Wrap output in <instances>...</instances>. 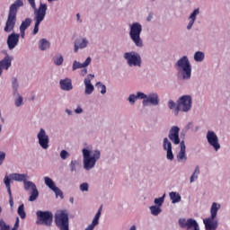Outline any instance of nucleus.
<instances>
[{
    "label": "nucleus",
    "mask_w": 230,
    "mask_h": 230,
    "mask_svg": "<svg viewBox=\"0 0 230 230\" xmlns=\"http://www.w3.org/2000/svg\"><path fill=\"white\" fill-rule=\"evenodd\" d=\"M89 46V40L86 37L77 38L74 41V53H78L79 49H85Z\"/></svg>",
    "instance_id": "18"
},
{
    "label": "nucleus",
    "mask_w": 230,
    "mask_h": 230,
    "mask_svg": "<svg viewBox=\"0 0 230 230\" xmlns=\"http://www.w3.org/2000/svg\"><path fill=\"white\" fill-rule=\"evenodd\" d=\"M164 199H166V194H164L162 197L160 198H156L155 199L154 202H155V206L158 207V208H162L163 204H164Z\"/></svg>",
    "instance_id": "40"
},
{
    "label": "nucleus",
    "mask_w": 230,
    "mask_h": 230,
    "mask_svg": "<svg viewBox=\"0 0 230 230\" xmlns=\"http://www.w3.org/2000/svg\"><path fill=\"white\" fill-rule=\"evenodd\" d=\"M55 222L59 230H69V214L67 211H58L55 215Z\"/></svg>",
    "instance_id": "9"
},
{
    "label": "nucleus",
    "mask_w": 230,
    "mask_h": 230,
    "mask_svg": "<svg viewBox=\"0 0 230 230\" xmlns=\"http://www.w3.org/2000/svg\"><path fill=\"white\" fill-rule=\"evenodd\" d=\"M50 43L46 39H41L39 42V48L41 51H46L49 49Z\"/></svg>",
    "instance_id": "34"
},
{
    "label": "nucleus",
    "mask_w": 230,
    "mask_h": 230,
    "mask_svg": "<svg viewBox=\"0 0 230 230\" xmlns=\"http://www.w3.org/2000/svg\"><path fill=\"white\" fill-rule=\"evenodd\" d=\"M76 21H77V22H79V23L81 24V22H82V18L80 17V13H77V14H76Z\"/></svg>",
    "instance_id": "54"
},
{
    "label": "nucleus",
    "mask_w": 230,
    "mask_h": 230,
    "mask_svg": "<svg viewBox=\"0 0 230 230\" xmlns=\"http://www.w3.org/2000/svg\"><path fill=\"white\" fill-rule=\"evenodd\" d=\"M38 144L43 150L49 148V136L46 133V129L40 128L37 134Z\"/></svg>",
    "instance_id": "15"
},
{
    "label": "nucleus",
    "mask_w": 230,
    "mask_h": 230,
    "mask_svg": "<svg viewBox=\"0 0 230 230\" xmlns=\"http://www.w3.org/2000/svg\"><path fill=\"white\" fill-rule=\"evenodd\" d=\"M51 191L55 192L57 199L59 197V199H64V192L58 187L56 186Z\"/></svg>",
    "instance_id": "42"
},
{
    "label": "nucleus",
    "mask_w": 230,
    "mask_h": 230,
    "mask_svg": "<svg viewBox=\"0 0 230 230\" xmlns=\"http://www.w3.org/2000/svg\"><path fill=\"white\" fill-rule=\"evenodd\" d=\"M69 201L71 202V204H73L75 202V198H70Z\"/></svg>",
    "instance_id": "58"
},
{
    "label": "nucleus",
    "mask_w": 230,
    "mask_h": 230,
    "mask_svg": "<svg viewBox=\"0 0 230 230\" xmlns=\"http://www.w3.org/2000/svg\"><path fill=\"white\" fill-rule=\"evenodd\" d=\"M17 213L22 219L26 218V212L24 211V204L19 206Z\"/></svg>",
    "instance_id": "43"
},
{
    "label": "nucleus",
    "mask_w": 230,
    "mask_h": 230,
    "mask_svg": "<svg viewBox=\"0 0 230 230\" xmlns=\"http://www.w3.org/2000/svg\"><path fill=\"white\" fill-rule=\"evenodd\" d=\"M3 130V126L0 125V132Z\"/></svg>",
    "instance_id": "60"
},
{
    "label": "nucleus",
    "mask_w": 230,
    "mask_h": 230,
    "mask_svg": "<svg viewBox=\"0 0 230 230\" xmlns=\"http://www.w3.org/2000/svg\"><path fill=\"white\" fill-rule=\"evenodd\" d=\"M177 76L179 80H191V63L188 56L181 57L176 63Z\"/></svg>",
    "instance_id": "3"
},
{
    "label": "nucleus",
    "mask_w": 230,
    "mask_h": 230,
    "mask_svg": "<svg viewBox=\"0 0 230 230\" xmlns=\"http://www.w3.org/2000/svg\"><path fill=\"white\" fill-rule=\"evenodd\" d=\"M204 58H206V55L202 51H197L194 54L195 62H203Z\"/></svg>",
    "instance_id": "37"
},
{
    "label": "nucleus",
    "mask_w": 230,
    "mask_h": 230,
    "mask_svg": "<svg viewBox=\"0 0 230 230\" xmlns=\"http://www.w3.org/2000/svg\"><path fill=\"white\" fill-rule=\"evenodd\" d=\"M91 62H93V58H91V57H88L84 63L75 60L72 65V70L76 71V69H84L88 67L91 65Z\"/></svg>",
    "instance_id": "21"
},
{
    "label": "nucleus",
    "mask_w": 230,
    "mask_h": 230,
    "mask_svg": "<svg viewBox=\"0 0 230 230\" xmlns=\"http://www.w3.org/2000/svg\"><path fill=\"white\" fill-rule=\"evenodd\" d=\"M95 87H99L101 89V94L107 93V86H105V84H102V82L96 83Z\"/></svg>",
    "instance_id": "44"
},
{
    "label": "nucleus",
    "mask_w": 230,
    "mask_h": 230,
    "mask_svg": "<svg viewBox=\"0 0 230 230\" xmlns=\"http://www.w3.org/2000/svg\"><path fill=\"white\" fill-rule=\"evenodd\" d=\"M70 155H71L66 150H61V152H60V157L64 161H66V159H69Z\"/></svg>",
    "instance_id": "48"
},
{
    "label": "nucleus",
    "mask_w": 230,
    "mask_h": 230,
    "mask_svg": "<svg viewBox=\"0 0 230 230\" xmlns=\"http://www.w3.org/2000/svg\"><path fill=\"white\" fill-rule=\"evenodd\" d=\"M152 1H155V0H152Z\"/></svg>",
    "instance_id": "61"
},
{
    "label": "nucleus",
    "mask_w": 230,
    "mask_h": 230,
    "mask_svg": "<svg viewBox=\"0 0 230 230\" xmlns=\"http://www.w3.org/2000/svg\"><path fill=\"white\" fill-rule=\"evenodd\" d=\"M206 137L208 145L212 146L215 152H218V150L221 148V146L217 133H215L213 130H208L207 132Z\"/></svg>",
    "instance_id": "14"
},
{
    "label": "nucleus",
    "mask_w": 230,
    "mask_h": 230,
    "mask_svg": "<svg viewBox=\"0 0 230 230\" xmlns=\"http://www.w3.org/2000/svg\"><path fill=\"white\" fill-rule=\"evenodd\" d=\"M93 78H94V75L90 74L84 80L85 96H91V94L94 93V85H93V83H91V80H93Z\"/></svg>",
    "instance_id": "17"
},
{
    "label": "nucleus",
    "mask_w": 230,
    "mask_h": 230,
    "mask_svg": "<svg viewBox=\"0 0 230 230\" xmlns=\"http://www.w3.org/2000/svg\"><path fill=\"white\" fill-rule=\"evenodd\" d=\"M31 26V19L26 18L23 22H22V24L20 25V30L26 31L28 28Z\"/></svg>",
    "instance_id": "38"
},
{
    "label": "nucleus",
    "mask_w": 230,
    "mask_h": 230,
    "mask_svg": "<svg viewBox=\"0 0 230 230\" xmlns=\"http://www.w3.org/2000/svg\"><path fill=\"white\" fill-rule=\"evenodd\" d=\"M200 13V10L199 8L195 9L188 17L189 23L187 25V30H191L193 25L195 24V21H197V15Z\"/></svg>",
    "instance_id": "24"
},
{
    "label": "nucleus",
    "mask_w": 230,
    "mask_h": 230,
    "mask_svg": "<svg viewBox=\"0 0 230 230\" xmlns=\"http://www.w3.org/2000/svg\"><path fill=\"white\" fill-rule=\"evenodd\" d=\"M222 208L219 203L213 202L210 207V217L203 219V224L206 230H217L218 229V210Z\"/></svg>",
    "instance_id": "5"
},
{
    "label": "nucleus",
    "mask_w": 230,
    "mask_h": 230,
    "mask_svg": "<svg viewBox=\"0 0 230 230\" xmlns=\"http://www.w3.org/2000/svg\"><path fill=\"white\" fill-rule=\"evenodd\" d=\"M129 230H137V228H136V226H131V227L129 228Z\"/></svg>",
    "instance_id": "59"
},
{
    "label": "nucleus",
    "mask_w": 230,
    "mask_h": 230,
    "mask_svg": "<svg viewBox=\"0 0 230 230\" xmlns=\"http://www.w3.org/2000/svg\"><path fill=\"white\" fill-rule=\"evenodd\" d=\"M81 76H85L87 75V68H83L80 72Z\"/></svg>",
    "instance_id": "52"
},
{
    "label": "nucleus",
    "mask_w": 230,
    "mask_h": 230,
    "mask_svg": "<svg viewBox=\"0 0 230 230\" xmlns=\"http://www.w3.org/2000/svg\"><path fill=\"white\" fill-rule=\"evenodd\" d=\"M44 183L47 185V187L49 189V190H53L55 188H57V183H55L53 181V180L51 178H49V176H45L44 177Z\"/></svg>",
    "instance_id": "35"
},
{
    "label": "nucleus",
    "mask_w": 230,
    "mask_h": 230,
    "mask_svg": "<svg viewBox=\"0 0 230 230\" xmlns=\"http://www.w3.org/2000/svg\"><path fill=\"white\" fill-rule=\"evenodd\" d=\"M178 224L181 229L186 230H200V226H199V223L197 220L193 218H180L178 221Z\"/></svg>",
    "instance_id": "13"
},
{
    "label": "nucleus",
    "mask_w": 230,
    "mask_h": 230,
    "mask_svg": "<svg viewBox=\"0 0 230 230\" xmlns=\"http://www.w3.org/2000/svg\"><path fill=\"white\" fill-rule=\"evenodd\" d=\"M191 107H193L191 95H182L177 100V106L173 110V114L174 116H179V112H190Z\"/></svg>",
    "instance_id": "7"
},
{
    "label": "nucleus",
    "mask_w": 230,
    "mask_h": 230,
    "mask_svg": "<svg viewBox=\"0 0 230 230\" xmlns=\"http://www.w3.org/2000/svg\"><path fill=\"white\" fill-rule=\"evenodd\" d=\"M10 179L13 181H15L16 182H26L28 181V174H22V173H11L10 174Z\"/></svg>",
    "instance_id": "26"
},
{
    "label": "nucleus",
    "mask_w": 230,
    "mask_h": 230,
    "mask_svg": "<svg viewBox=\"0 0 230 230\" xmlns=\"http://www.w3.org/2000/svg\"><path fill=\"white\" fill-rule=\"evenodd\" d=\"M38 226H45L46 227H51L53 224V213L51 211L39 210L36 212Z\"/></svg>",
    "instance_id": "10"
},
{
    "label": "nucleus",
    "mask_w": 230,
    "mask_h": 230,
    "mask_svg": "<svg viewBox=\"0 0 230 230\" xmlns=\"http://www.w3.org/2000/svg\"><path fill=\"white\" fill-rule=\"evenodd\" d=\"M11 84H12L13 94L19 93V80L17 79V77H12Z\"/></svg>",
    "instance_id": "33"
},
{
    "label": "nucleus",
    "mask_w": 230,
    "mask_h": 230,
    "mask_svg": "<svg viewBox=\"0 0 230 230\" xmlns=\"http://www.w3.org/2000/svg\"><path fill=\"white\" fill-rule=\"evenodd\" d=\"M23 188L25 191L30 194L29 202H35V200L39 199V190L37 189V185H35L33 181L26 180L23 182Z\"/></svg>",
    "instance_id": "12"
},
{
    "label": "nucleus",
    "mask_w": 230,
    "mask_h": 230,
    "mask_svg": "<svg viewBox=\"0 0 230 230\" xmlns=\"http://www.w3.org/2000/svg\"><path fill=\"white\" fill-rule=\"evenodd\" d=\"M149 209L153 217H158V215H161V213L163 212V209H161V207H157L155 205L151 206Z\"/></svg>",
    "instance_id": "36"
},
{
    "label": "nucleus",
    "mask_w": 230,
    "mask_h": 230,
    "mask_svg": "<svg viewBox=\"0 0 230 230\" xmlns=\"http://www.w3.org/2000/svg\"><path fill=\"white\" fill-rule=\"evenodd\" d=\"M199 175H200V167L197 165L190 178V183L193 184V182L199 179Z\"/></svg>",
    "instance_id": "31"
},
{
    "label": "nucleus",
    "mask_w": 230,
    "mask_h": 230,
    "mask_svg": "<svg viewBox=\"0 0 230 230\" xmlns=\"http://www.w3.org/2000/svg\"><path fill=\"white\" fill-rule=\"evenodd\" d=\"M100 217H102V207L98 209L92 223L84 230H94V227L100 224Z\"/></svg>",
    "instance_id": "25"
},
{
    "label": "nucleus",
    "mask_w": 230,
    "mask_h": 230,
    "mask_svg": "<svg viewBox=\"0 0 230 230\" xmlns=\"http://www.w3.org/2000/svg\"><path fill=\"white\" fill-rule=\"evenodd\" d=\"M12 67V57L5 55V57L0 61V76L3 75V69L8 71Z\"/></svg>",
    "instance_id": "22"
},
{
    "label": "nucleus",
    "mask_w": 230,
    "mask_h": 230,
    "mask_svg": "<svg viewBox=\"0 0 230 230\" xmlns=\"http://www.w3.org/2000/svg\"><path fill=\"white\" fill-rule=\"evenodd\" d=\"M79 190H80V191H82V192H87V191H89V183L84 182V183L80 184Z\"/></svg>",
    "instance_id": "47"
},
{
    "label": "nucleus",
    "mask_w": 230,
    "mask_h": 230,
    "mask_svg": "<svg viewBox=\"0 0 230 230\" xmlns=\"http://www.w3.org/2000/svg\"><path fill=\"white\" fill-rule=\"evenodd\" d=\"M28 3L31 6L32 10H34V29L33 35H37L39 33V27L40 26V22L46 19V13L48 12V4H40L39 8L37 9V5L35 4V0H28Z\"/></svg>",
    "instance_id": "4"
},
{
    "label": "nucleus",
    "mask_w": 230,
    "mask_h": 230,
    "mask_svg": "<svg viewBox=\"0 0 230 230\" xmlns=\"http://www.w3.org/2000/svg\"><path fill=\"white\" fill-rule=\"evenodd\" d=\"M16 21H17V14H15V13H12L9 11L7 21L4 28V31H5L6 33H9V31H13V28H15Z\"/></svg>",
    "instance_id": "16"
},
{
    "label": "nucleus",
    "mask_w": 230,
    "mask_h": 230,
    "mask_svg": "<svg viewBox=\"0 0 230 230\" xmlns=\"http://www.w3.org/2000/svg\"><path fill=\"white\" fill-rule=\"evenodd\" d=\"M83 154V168L86 172H91L95 166L96 163L102 157V152L99 149L93 150L92 146H86L82 149Z\"/></svg>",
    "instance_id": "2"
},
{
    "label": "nucleus",
    "mask_w": 230,
    "mask_h": 230,
    "mask_svg": "<svg viewBox=\"0 0 230 230\" xmlns=\"http://www.w3.org/2000/svg\"><path fill=\"white\" fill-rule=\"evenodd\" d=\"M24 3H22V0H16L9 9V12L17 14V8H21V6H23Z\"/></svg>",
    "instance_id": "30"
},
{
    "label": "nucleus",
    "mask_w": 230,
    "mask_h": 230,
    "mask_svg": "<svg viewBox=\"0 0 230 230\" xmlns=\"http://www.w3.org/2000/svg\"><path fill=\"white\" fill-rule=\"evenodd\" d=\"M159 103H161V99L157 92H151L148 94L143 93L142 105L144 107H148V105L158 107Z\"/></svg>",
    "instance_id": "11"
},
{
    "label": "nucleus",
    "mask_w": 230,
    "mask_h": 230,
    "mask_svg": "<svg viewBox=\"0 0 230 230\" xmlns=\"http://www.w3.org/2000/svg\"><path fill=\"white\" fill-rule=\"evenodd\" d=\"M74 112L76 114H84V108H82V105H78Z\"/></svg>",
    "instance_id": "50"
},
{
    "label": "nucleus",
    "mask_w": 230,
    "mask_h": 230,
    "mask_svg": "<svg viewBox=\"0 0 230 230\" xmlns=\"http://www.w3.org/2000/svg\"><path fill=\"white\" fill-rule=\"evenodd\" d=\"M0 119L3 123H4V119H3V116L1 115V111H0Z\"/></svg>",
    "instance_id": "57"
},
{
    "label": "nucleus",
    "mask_w": 230,
    "mask_h": 230,
    "mask_svg": "<svg viewBox=\"0 0 230 230\" xmlns=\"http://www.w3.org/2000/svg\"><path fill=\"white\" fill-rule=\"evenodd\" d=\"M163 149L165 151L172 149V142L170 141V139H168V137L164 138Z\"/></svg>",
    "instance_id": "41"
},
{
    "label": "nucleus",
    "mask_w": 230,
    "mask_h": 230,
    "mask_svg": "<svg viewBox=\"0 0 230 230\" xmlns=\"http://www.w3.org/2000/svg\"><path fill=\"white\" fill-rule=\"evenodd\" d=\"M52 62L54 66H62L64 64V56L61 53L56 54L52 58Z\"/></svg>",
    "instance_id": "29"
},
{
    "label": "nucleus",
    "mask_w": 230,
    "mask_h": 230,
    "mask_svg": "<svg viewBox=\"0 0 230 230\" xmlns=\"http://www.w3.org/2000/svg\"><path fill=\"white\" fill-rule=\"evenodd\" d=\"M169 197L172 200V204H177L181 200V194H179V192L172 191L169 193Z\"/></svg>",
    "instance_id": "32"
},
{
    "label": "nucleus",
    "mask_w": 230,
    "mask_h": 230,
    "mask_svg": "<svg viewBox=\"0 0 230 230\" xmlns=\"http://www.w3.org/2000/svg\"><path fill=\"white\" fill-rule=\"evenodd\" d=\"M4 159H6V153L0 151V166L4 163Z\"/></svg>",
    "instance_id": "49"
},
{
    "label": "nucleus",
    "mask_w": 230,
    "mask_h": 230,
    "mask_svg": "<svg viewBox=\"0 0 230 230\" xmlns=\"http://www.w3.org/2000/svg\"><path fill=\"white\" fill-rule=\"evenodd\" d=\"M167 107L170 109V111H172L173 114V111L177 109V102H173V100H169L167 102Z\"/></svg>",
    "instance_id": "45"
},
{
    "label": "nucleus",
    "mask_w": 230,
    "mask_h": 230,
    "mask_svg": "<svg viewBox=\"0 0 230 230\" xmlns=\"http://www.w3.org/2000/svg\"><path fill=\"white\" fill-rule=\"evenodd\" d=\"M20 32H21V37H22V39H24L26 31L20 30Z\"/></svg>",
    "instance_id": "55"
},
{
    "label": "nucleus",
    "mask_w": 230,
    "mask_h": 230,
    "mask_svg": "<svg viewBox=\"0 0 230 230\" xmlns=\"http://www.w3.org/2000/svg\"><path fill=\"white\" fill-rule=\"evenodd\" d=\"M137 100H143V92H137V94L131 93L128 97V102H129L130 105H134Z\"/></svg>",
    "instance_id": "27"
},
{
    "label": "nucleus",
    "mask_w": 230,
    "mask_h": 230,
    "mask_svg": "<svg viewBox=\"0 0 230 230\" xmlns=\"http://www.w3.org/2000/svg\"><path fill=\"white\" fill-rule=\"evenodd\" d=\"M13 96L14 98V106L17 109L24 105V98L22 97V95H21V93H13Z\"/></svg>",
    "instance_id": "28"
},
{
    "label": "nucleus",
    "mask_w": 230,
    "mask_h": 230,
    "mask_svg": "<svg viewBox=\"0 0 230 230\" xmlns=\"http://www.w3.org/2000/svg\"><path fill=\"white\" fill-rule=\"evenodd\" d=\"M191 125H193V123L189 122L188 125L186 126V129L190 130V128H191Z\"/></svg>",
    "instance_id": "56"
},
{
    "label": "nucleus",
    "mask_w": 230,
    "mask_h": 230,
    "mask_svg": "<svg viewBox=\"0 0 230 230\" xmlns=\"http://www.w3.org/2000/svg\"><path fill=\"white\" fill-rule=\"evenodd\" d=\"M17 229H19V217H16L14 226L13 227V230H17Z\"/></svg>",
    "instance_id": "51"
},
{
    "label": "nucleus",
    "mask_w": 230,
    "mask_h": 230,
    "mask_svg": "<svg viewBox=\"0 0 230 230\" xmlns=\"http://www.w3.org/2000/svg\"><path fill=\"white\" fill-rule=\"evenodd\" d=\"M19 39H21V34H17L15 32H13L8 36L7 46L10 51H12V49H15V47L19 44Z\"/></svg>",
    "instance_id": "19"
},
{
    "label": "nucleus",
    "mask_w": 230,
    "mask_h": 230,
    "mask_svg": "<svg viewBox=\"0 0 230 230\" xmlns=\"http://www.w3.org/2000/svg\"><path fill=\"white\" fill-rule=\"evenodd\" d=\"M141 33H143V25L139 22H134L129 24V39L132 40L136 48H143L145 43L143 42V38H141Z\"/></svg>",
    "instance_id": "6"
},
{
    "label": "nucleus",
    "mask_w": 230,
    "mask_h": 230,
    "mask_svg": "<svg viewBox=\"0 0 230 230\" xmlns=\"http://www.w3.org/2000/svg\"><path fill=\"white\" fill-rule=\"evenodd\" d=\"M179 132H181V128H179V126H172L169 130L168 138L173 145H180V151L176 155L178 163H186V161H188L186 144L184 143V140L181 141Z\"/></svg>",
    "instance_id": "1"
},
{
    "label": "nucleus",
    "mask_w": 230,
    "mask_h": 230,
    "mask_svg": "<svg viewBox=\"0 0 230 230\" xmlns=\"http://www.w3.org/2000/svg\"><path fill=\"white\" fill-rule=\"evenodd\" d=\"M65 112L67 114V116H73V111H71L69 109H66Z\"/></svg>",
    "instance_id": "53"
},
{
    "label": "nucleus",
    "mask_w": 230,
    "mask_h": 230,
    "mask_svg": "<svg viewBox=\"0 0 230 230\" xmlns=\"http://www.w3.org/2000/svg\"><path fill=\"white\" fill-rule=\"evenodd\" d=\"M123 58L126 61L127 66L131 68L142 67L143 66V58H141V54L134 50L125 52L123 54Z\"/></svg>",
    "instance_id": "8"
},
{
    "label": "nucleus",
    "mask_w": 230,
    "mask_h": 230,
    "mask_svg": "<svg viewBox=\"0 0 230 230\" xmlns=\"http://www.w3.org/2000/svg\"><path fill=\"white\" fill-rule=\"evenodd\" d=\"M11 182H12V180L10 179V176L6 174L4 178V183L5 185V188L9 195V204H10L11 209H13V197L12 196V188L10 187Z\"/></svg>",
    "instance_id": "20"
},
{
    "label": "nucleus",
    "mask_w": 230,
    "mask_h": 230,
    "mask_svg": "<svg viewBox=\"0 0 230 230\" xmlns=\"http://www.w3.org/2000/svg\"><path fill=\"white\" fill-rule=\"evenodd\" d=\"M59 87L62 91H73V81L69 78L61 79L59 81Z\"/></svg>",
    "instance_id": "23"
},
{
    "label": "nucleus",
    "mask_w": 230,
    "mask_h": 230,
    "mask_svg": "<svg viewBox=\"0 0 230 230\" xmlns=\"http://www.w3.org/2000/svg\"><path fill=\"white\" fill-rule=\"evenodd\" d=\"M78 166H80V163H78L76 160H72L69 164L70 172L72 173H75L77 172Z\"/></svg>",
    "instance_id": "39"
},
{
    "label": "nucleus",
    "mask_w": 230,
    "mask_h": 230,
    "mask_svg": "<svg viewBox=\"0 0 230 230\" xmlns=\"http://www.w3.org/2000/svg\"><path fill=\"white\" fill-rule=\"evenodd\" d=\"M166 152V159H168V161H173V159H175V156L173 155V151L171 149H167L165 150Z\"/></svg>",
    "instance_id": "46"
}]
</instances>
